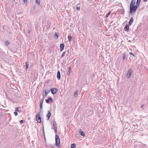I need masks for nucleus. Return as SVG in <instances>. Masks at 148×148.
<instances>
[{"label": "nucleus", "mask_w": 148, "mask_h": 148, "mask_svg": "<svg viewBox=\"0 0 148 148\" xmlns=\"http://www.w3.org/2000/svg\"><path fill=\"white\" fill-rule=\"evenodd\" d=\"M136 1V0H132L131 2L130 7V13L135 12L138 8L137 5H135Z\"/></svg>", "instance_id": "nucleus-1"}, {"label": "nucleus", "mask_w": 148, "mask_h": 148, "mask_svg": "<svg viewBox=\"0 0 148 148\" xmlns=\"http://www.w3.org/2000/svg\"><path fill=\"white\" fill-rule=\"evenodd\" d=\"M56 145V146L58 147L60 146V139L59 137L57 135L55 136Z\"/></svg>", "instance_id": "nucleus-2"}, {"label": "nucleus", "mask_w": 148, "mask_h": 148, "mask_svg": "<svg viewBox=\"0 0 148 148\" xmlns=\"http://www.w3.org/2000/svg\"><path fill=\"white\" fill-rule=\"evenodd\" d=\"M53 129L54 130V131L56 133L57 132V125H56V122L55 121H53Z\"/></svg>", "instance_id": "nucleus-3"}, {"label": "nucleus", "mask_w": 148, "mask_h": 148, "mask_svg": "<svg viewBox=\"0 0 148 148\" xmlns=\"http://www.w3.org/2000/svg\"><path fill=\"white\" fill-rule=\"evenodd\" d=\"M36 120L38 123H40L41 122V118L38 114H37L36 116Z\"/></svg>", "instance_id": "nucleus-4"}, {"label": "nucleus", "mask_w": 148, "mask_h": 148, "mask_svg": "<svg viewBox=\"0 0 148 148\" xmlns=\"http://www.w3.org/2000/svg\"><path fill=\"white\" fill-rule=\"evenodd\" d=\"M132 72V71L131 69L129 70L127 75V78H130L131 77Z\"/></svg>", "instance_id": "nucleus-5"}, {"label": "nucleus", "mask_w": 148, "mask_h": 148, "mask_svg": "<svg viewBox=\"0 0 148 148\" xmlns=\"http://www.w3.org/2000/svg\"><path fill=\"white\" fill-rule=\"evenodd\" d=\"M51 92L53 94H55L57 92V89L55 88H52L51 89Z\"/></svg>", "instance_id": "nucleus-6"}, {"label": "nucleus", "mask_w": 148, "mask_h": 148, "mask_svg": "<svg viewBox=\"0 0 148 148\" xmlns=\"http://www.w3.org/2000/svg\"><path fill=\"white\" fill-rule=\"evenodd\" d=\"M72 71V70L71 69V66H69V70L67 72V74L69 76L70 75V73H71Z\"/></svg>", "instance_id": "nucleus-7"}, {"label": "nucleus", "mask_w": 148, "mask_h": 148, "mask_svg": "<svg viewBox=\"0 0 148 148\" xmlns=\"http://www.w3.org/2000/svg\"><path fill=\"white\" fill-rule=\"evenodd\" d=\"M60 51H62L64 49V44L62 43L60 45Z\"/></svg>", "instance_id": "nucleus-8"}, {"label": "nucleus", "mask_w": 148, "mask_h": 148, "mask_svg": "<svg viewBox=\"0 0 148 148\" xmlns=\"http://www.w3.org/2000/svg\"><path fill=\"white\" fill-rule=\"evenodd\" d=\"M57 78L59 80L60 78V73L59 71H58L57 73Z\"/></svg>", "instance_id": "nucleus-9"}, {"label": "nucleus", "mask_w": 148, "mask_h": 148, "mask_svg": "<svg viewBox=\"0 0 148 148\" xmlns=\"http://www.w3.org/2000/svg\"><path fill=\"white\" fill-rule=\"evenodd\" d=\"M51 116V113L49 111H48V113L47 115V116L48 118L47 120L49 119L50 116Z\"/></svg>", "instance_id": "nucleus-10"}, {"label": "nucleus", "mask_w": 148, "mask_h": 148, "mask_svg": "<svg viewBox=\"0 0 148 148\" xmlns=\"http://www.w3.org/2000/svg\"><path fill=\"white\" fill-rule=\"evenodd\" d=\"M133 18L132 17L131 18L129 22V25H130L133 22Z\"/></svg>", "instance_id": "nucleus-11"}, {"label": "nucleus", "mask_w": 148, "mask_h": 148, "mask_svg": "<svg viewBox=\"0 0 148 148\" xmlns=\"http://www.w3.org/2000/svg\"><path fill=\"white\" fill-rule=\"evenodd\" d=\"M129 29V26L128 24L126 25L125 26L124 28L125 31H128Z\"/></svg>", "instance_id": "nucleus-12"}, {"label": "nucleus", "mask_w": 148, "mask_h": 148, "mask_svg": "<svg viewBox=\"0 0 148 148\" xmlns=\"http://www.w3.org/2000/svg\"><path fill=\"white\" fill-rule=\"evenodd\" d=\"M82 130L81 129H80L79 131L80 134L83 136H84L85 135V134L84 133V132L83 131H81Z\"/></svg>", "instance_id": "nucleus-13"}, {"label": "nucleus", "mask_w": 148, "mask_h": 148, "mask_svg": "<svg viewBox=\"0 0 148 148\" xmlns=\"http://www.w3.org/2000/svg\"><path fill=\"white\" fill-rule=\"evenodd\" d=\"M140 1L141 0H137L136 1V5H137V7L139 6Z\"/></svg>", "instance_id": "nucleus-14"}, {"label": "nucleus", "mask_w": 148, "mask_h": 148, "mask_svg": "<svg viewBox=\"0 0 148 148\" xmlns=\"http://www.w3.org/2000/svg\"><path fill=\"white\" fill-rule=\"evenodd\" d=\"M68 39L69 42H70L71 41L72 37L70 35H69L68 36Z\"/></svg>", "instance_id": "nucleus-15"}, {"label": "nucleus", "mask_w": 148, "mask_h": 148, "mask_svg": "<svg viewBox=\"0 0 148 148\" xmlns=\"http://www.w3.org/2000/svg\"><path fill=\"white\" fill-rule=\"evenodd\" d=\"M78 92L77 90L75 92L74 94V96L75 97H76L78 95Z\"/></svg>", "instance_id": "nucleus-16"}, {"label": "nucleus", "mask_w": 148, "mask_h": 148, "mask_svg": "<svg viewBox=\"0 0 148 148\" xmlns=\"http://www.w3.org/2000/svg\"><path fill=\"white\" fill-rule=\"evenodd\" d=\"M76 147L75 145V144L73 143L71 145V148H75Z\"/></svg>", "instance_id": "nucleus-17"}, {"label": "nucleus", "mask_w": 148, "mask_h": 148, "mask_svg": "<svg viewBox=\"0 0 148 148\" xmlns=\"http://www.w3.org/2000/svg\"><path fill=\"white\" fill-rule=\"evenodd\" d=\"M58 33H56L54 35V37L56 39H57L58 38Z\"/></svg>", "instance_id": "nucleus-18"}, {"label": "nucleus", "mask_w": 148, "mask_h": 148, "mask_svg": "<svg viewBox=\"0 0 148 148\" xmlns=\"http://www.w3.org/2000/svg\"><path fill=\"white\" fill-rule=\"evenodd\" d=\"M36 3H38V5H40V0H36Z\"/></svg>", "instance_id": "nucleus-19"}, {"label": "nucleus", "mask_w": 148, "mask_h": 148, "mask_svg": "<svg viewBox=\"0 0 148 148\" xmlns=\"http://www.w3.org/2000/svg\"><path fill=\"white\" fill-rule=\"evenodd\" d=\"M42 133H43V134L44 135V138H45V140L46 138H45V131H44V127H43Z\"/></svg>", "instance_id": "nucleus-20"}, {"label": "nucleus", "mask_w": 148, "mask_h": 148, "mask_svg": "<svg viewBox=\"0 0 148 148\" xmlns=\"http://www.w3.org/2000/svg\"><path fill=\"white\" fill-rule=\"evenodd\" d=\"M44 99H41L40 101V105H42Z\"/></svg>", "instance_id": "nucleus-21"}, {"label": "nucleus", "mask_w": 148, "mask_h": 148, "mask_svg": "<svg viewBox=\"0 0 148 148\" xmlns=\"http://www.w3.org/2000/svg\"><path fill=\"white\" fill-rule=\"evenodd\" d=\"M19 108L18 107H17V108H16V109L15 110V111L16 112V111L19 112Z\"/></svg>", "instance_id": "nucleus-22"}, {"label": "nucleus", "mask_w": 148, "mask_h": 148, "mask_svg": "<svg viewBox=\"0 0 148 148\" xmlns=\"http://www.w3.org/2000/svg\"><path fill=\"white\" fill-rule=\"evenodd\" d=\"M5 45H8L10 44V42L8 41H6L5 42Z\"/></svg>", "instance_id": "nucleus-23"}, {"label": "nucleus", "mask_w": 148, "mask_h": 148, "mask_svg": "<svg viewBox=\"0 0 148 148\" xmlns=\"http://www.w3.org/2000/svg\"><path fill=\"white\" fill-rule=\"evenodd\" d=\"M48 99L49 100V101H51V102H52V101H53V99H52L51 97H49V98H48Z\"/></svg>", "instance_id": "nucleus-24"}, {"label": "nucleus", "mask_w": 148, "mask_h": 148, "mask_svg": "<svg viewBox=\"0 0 148 148\" xmlns=\"http://www.w3.org/2000/svg\"><path fill=\"white\" fill-rule=\"evenodd\" d=\"M110 11L109 12L108 14L107 15H106V17H107L108 16H109V15L110 14Z\"/></svg>", "instance_id": "nucleus-25"}, {"label": "nucleus", "mask_w": 148, "mask_h": 148, "mask_svg": "<svg viewBox=\"0 0 148 148\" xmlns=\"http://www.w3.org/2000/svg\"><path fill=\"white\" fill-rule=\"evenodd\" d=\"M47 95H45L44 94L42 95V97H43V99H44V98Z\"/></svg>", "instance_id": "nucleus-26"}, {"label": "nucleus", "mask_w": 148, "mask_h": 148, "mask_svg": "<svg viewBox=\"0 0 148 148\" xmlns=\"http://www.w3.org/2000/svg\"><path fill=\"white\" fill-rule=\"evenodd\" d=\"M46 102L47 103H49V100L48 99H47L46 100Z\"/></svg>", "instance_id": "nucleus-27"}, {"label": "nucleus", "mask_w": 148, "mask_h": 148, "mask_svg": "<svg viewBox=\"0 0 148 148\" xmlns=\"http://www.w3.org/2000/svg\"><path fill=\"white\" fill-rule=\"evenodd\" d=\"M14 114L15 116H16L18 115V113L17 112L15 111V112H14Z\"/></svg>", "instance_id": "nucleus-28"}, {"label": "nucleus", "mask_w": 148, "mask_h": 148, "mask_svg": "<svg viewBox=\"0 0 148 148\" xmlns=\"http://www.w3.org/2000/svg\"><path fill=\"white\" fill-rule=\"evenodd\" d=\"M125 56H126V55L125 54H124L123 55V60H124L125 57Z\"/></svg>", "instance_id": "nucleus-29"}, {"label": "nucleus", "mask_w": 148, "mask_h": 148, "mask_svg": "<svg viewBox=\"0 0 148 148\" xmlns=\"http://www.w3.org/2000/svg\"><path fill=\"white\" fill-rule=\"evenodd\" d=\"M65 52H64L63 53V54H62V56H61V57L62 58V57L64 56V54H65Z\"/></svg>", "instance_id": "nucleus-30"}, {"label": "nucleus", "mask_w": 148, "mask_h": 148, "mask_svg": "<svg viewBox=\"0 0 148 148\" xmlns=\"http://www.w3.org/2000/svg\"><path fill=\"white\" fill-rule=\"evenodd\" d=\"M45 95H47L48 94V92H47L45 90Z\"/></svg>", "instance_id": "nucleus-31"}, {"label": "nucleus", "mask_w": 148, "mask_h": 148, "mask_svg": "<svg viewBox=\"0 0 148 148\" xmlns=\"http://www.w3.org/2000/svg\"><path fill=\"white\" fill-rule=\"evenodd\" d=\"M24 3H27V0H23Z\"/></svg>", "instance_id": "nucleus-32"}, {"label": "nucleus", "mask_w": 148, "mask_h": 148, "mask_svg": "<svg viewBox=\"0 0 148 148\" xmlns=\"http://www.w3.org/2000/svg\"><path fill=\"white\" fill-rule=\"evenodd\" d=\"M20 123L21 124L23 122V120H21L20 121Z\"/></svg>", "instance_id": "nucleus-33"}, {"label": "nucleus", "mask_w": 148, "mask_h": 148, "mask_svg": "<svg viewBox=\"0 0 148 148\" xmlns=\"http://www.w3.org/2000/svg\"><path fill=\"white\" fill-rule=\"evenodd\" d=\"M129 54H130V55H132L133 56H134V55L131 52H130L129 53Z\"/></svg>", "instance_id": "nucleus-34"}, {"label": "nucleus", "mask_w": 148, "mask_h": 148, "mask_svg": "<svg viewBox=\"0 0 148 148\" xmlns=\"http://www.w3.org/2000/svg\"><path fill=\"white\" fill-rule=\"evenodd\" d=\"M42 105H40V109H42Z\"/></svg>", "instance_id": "nucleus-35"}, {"label": "nucleus", "mask_w": 148, "mask_h": 148, "mask_svg": "<svg viewBox=\"0 0 148 148\" xmlns=\"http://www.w3.org/2000/svg\"><path fill=\"white\" fill-rule=\"evenodd\" d=\"M144 106V105L143 104H142L141 106V108H142Z\"/></svg>", "instance_id": "nucleus-36"}, {"label": "nucleus", "mask_w": 148, "mask_h": 148, "mask_svg": "<svg viewBox=\"0 0 148 148\" xmlns=\"http://www.w3.org/2000/svg\"><path fill=\"white\" fill-rule=\"evenodd\" d=\"M77 9L78 10H80V7H77Z\"/></svg>", "instance_id": "nucleus-37"}, {"label": "nucleus", "mask_w": 148, "mask_h": 148, "mask_svg": "<svg viewBox=\"0 0 148 148\" xmlns=\"http://www.w3.org/2000/svg\"><path fill=\"white\" fill-rule=\"evenodd\" d=\"M29 65H26V67L25 68V69H27L28 68V66Z\"/></svg>", "instance_id": "nucleus-38"}, {"label": "nucleus", "mask_w": 148, "mask_h": 148, "mask_svg": "<svg viewBox=\"0 0 148 148\" xmlns=\"http://www.w3.org/2000/svg\"><path fill=\"white\" fill-rule=\"evenodd\" d=\"M144 2H145L147 1V0H143Z\"/></svg>", "instance_id": "nucleus-39"}]
</instances>
